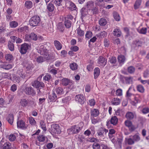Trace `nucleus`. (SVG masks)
Returning a JSON list of instances; mask_svg holds the SVG:
<instances>
[{"mask_svg":"<svg viewBox=\"0 0 149 149\" xmlns=\"http://www.w3.org/2000/svg\"><path fill=\"white\" fill-rule=\"evenodd\" d=\"M31 84L33 87L37 89L38 94L40 93L42 91H44L45 89L44 83L38 80L33 81Z\"/></svg>","mask_w":149,"mask_h":149,"instance_id":"nucleus-1","label":"nucleus"},{"mask_svg":"<svg viewBox=\"0 0 149 149\" xmlns=\"http://www.w3.org/2000/svg\"><path fill=\"white\" fill-rule=\"evenodd\" d=\"M40 22V17L38 15H34L30 19L29 22L31 26L35 27L38 26Z\"/></svg>","mask_w":149,"mask_h":149,"instance_id":"nucleus-2","label":"nucleus"},{"mask_svg":"<svg viewBox=\"0 0 149 149\" xmlns=\"http://www.w3.org/2000/svg\"><path fill=\"white\" fill-rule=\"evenodd\" d=\"M40 54L43 56L46 60H49L50 56L48 53V50L44 45L41 46L40 48Z\"/></svg>","mask_w":149,"mask_h":149,"instance_id":"nucleus-3","label":"nucleus"},{"mask_svg":"<svg viewBox=\"0 0 149 149\" xmlns=\"http://www.w3.org/2000/svg\"><path fill=\"white\" fill-rule=\"evenodd\" d=\"M108 132V130L104 127H100L97 130V134L99 138L104 139L106 136V134Z\"/></svg>","mask_w":149,"mask_h":149,"instance_id":"nucleus-4","label":"nucleus"},{"mask_svg":"<svg viewBox=\"0 0 149 149\" xmlns=\"http://www.w3.org/2000/svg\"><path fill=\"white\" fill-rule=\"evenodd\" d=\"M31 47V45L26 43L22 44L19 49L20 52L22 54H25Z\"/></svg>","mask_w":149,"mask_h":149,"instance_id":"nucleus-5","label":"nucleus"},{"mask_svg":"<svg viewBox=\"0 0 149 149\" xmlns=\"http://www.w3.org/2000/svg\"><path fill=\"white\" fill-rule=\"evenodd\" d=\"M23 91L27 95H31L33 96L36 94V91L31 86L25 87Z\"/></svg>","mask_w":149,"mask_h":149,"instance_id":"nucleus-6","label":"nucleus"},{"mask_svg":"<svg viewBox=\"0 0 149 149\" xmlns=\"http://www.w3.org/2000/svg\"><path fill=\"white\" fill-rule=\"evenodd\" d=\"M51 130L52 133L55 134H59L61 133L59 126L57 124H52L51 125Z\"/></svg>","mask_w":149,"mask_h":149,"instance_id":"nucleus-7","label":"nucleus"},{"mask_svg":"<svg viewBox=\"0 0 149 149\" xmlns=\"http://www.w3.org/2000/svg\"><path fill=\"white\" fill-rule=\"evenodd\" d=\"M75 101L81 104H83L85 102L86 100L83 94H78L76 95L75 97Z\"/></svg>","mask_w":149,"mask_h":149,"instance_id":"nucleus-8","label":"nucleus"},{"mask_svg":"<svg viewBox=\"0 0 149 149\" xmlns=\"http://www.w3.org/2000/svg\"><path fill=\"white\" fill-rule=\"evenodd\" d=\"M81 129V127L77 125H74L68 129V131L72 134H77L79 132Z\"/></svg>","mask_w":149,"mask_h":149,"instance_id":"nucleus-9","label":"nucleus"},{"mask_svg":"<svg viewBox=\"0 0 149 149\" xmlns=\"http://www.w3.org/2000/svg\"><path fill=\"white\" fill-rule=\"evenodd\" d=\"M1 149H11L12 148L11 144L8 142H4L2 140L0 142Z\"/></svg>","mask_w":149,"mask_h":149,"instance_id":"nucleus-10","label":"nucleus"},{"mask_svg":"<svg viewBox=\"0 0 149 149\" xmlns=\"http://www.w3.org/2000/svg\"><path fill=\"white\" fill-rule=\"evenodd\" d=\"M118 122V119L117 117L116 116L112 117L110 120L107 121V122L106 125L108 126H109L110 124L113 125H116L117 123Z\"/></svg>","mask_w":149,"mask_h":149,"instance_id":"nucleus-11","label":"nucleus"},{"mask_svg":"<svg viewBox=\"0 0 149 149\" xmlns=\"http://www.w3.org/2000/svg\"><path fill=\"white\" fill-rule=\"evenodd\" d=\"M62 82L64 86H67L68 85V87H70L72 84V81L67 78L63 79L62 80Z\"/></svg>","mask_w":149,"mask_h":149,"instance_id":"nucleus-12","label":"nucleus"},{"mask_svg":"<svg viewBox=\"0 0 149 149\" xmlns=\"http://www.w3.org/2000/svg\"><path fill=\"white\" fill-rule=\"evenodd\" d=\"M98 63L102 66H104L107 63V60L104 57L100 56L98 60Z\"/></svg>","mask_w":149,"mask_h":149,"instance_id":"nucleus-13","label":"nucleus"},{"mask_svg":"<svg viewBox=\"0 0 149 149\" xmlns=\"http://www.w3.org/2000/svg\"><path fill=\"white\" fill-rule=\"evenodd\" d=\"M17 125L18 127L23 129H26V127L25 126V123L22 120H21L17 122Z\"/></svg>","mask_w":149,"mask_h":149,"instance_id":"nucleus-14","label":"nucleus"},{"mask_svg":"<svg viewBox=\"0 0 149 149\" xmlns=\"http://www.w3.org/2000/svg\"><path fill=\"white\" fill-rule=\"evenodd\" d=\"M53 91H55L58 95H61L64 93L63 89L60 87L56 88Z\"/></svg>","mask_w":149,"mask_h":149,"instance_id":"nucleus-15","label":"nucleus"},{"mask_svg":"<svg viewBox=\"0 0 149 149\" xmlns=\"http://www.w3.org/2000/svg\"><path fill=\"white\" fill-rule=\"evenodd\" d=\"M54 45L57 50L61 49L62 46L59 41L57 40H55L54 42Z\"/></svg>","mask_w":149,"mask_h":149,"instance_id":"nucleus-16","label":"nucleus"},{"mask_svg":"<svg viewBox=\"0 0 149 149\" xmlns=\"http://www.w3.org/2000/svg\"><path fill=\"white\" fill-rule=\"evenodd\" d=\"M80 12L81 15V18L83 19L84 17L87 15L88 12L87 9L85 8H83L81 10Z\"/></svg>","mask_w":149,"mask_h":149,"instance_id":"nucleus-17","label":"nucleus"},{"mask_svg":"<svg viewBox=\"0 0 149 149\" xmlns=\"http://www.w3.org/2000/svg\"><path fill=\"white\" fill-rule=\"evenodd\" d=\"M10 80L18 83L20 81V79L19 77L13 74H11V76L10 77Z\"/></svg>","mask_w":149,"mask_h":149,"instance_id":"nucleus-18","label":"nucleus"},{"mask_svg":"<svg viewBox=\"0 0 149 149\" xmlns=\"http://www.w3.org/2000/svg\"><path fill=\"white\" fill-rule=\"evenodd\" d=\"M12 68V65L11 64H2L0 65V68L6 70H8Z\"/></svg>","mask_w":149,"mask_h":149,"instance_id":"nucleus-19","label":"nucleus"},{"mask_svg":"<svg viewBox=\"0 0 149 149\" xmlns=\"http://www.w3.org/2000/svg\"><path fill=\"white\" fill-rule=\"evenodd\" d=\"M57 98V96L55 93V91H53L52 95H49V99L50 100V102L55 101Z\"/></svg>","mask_w":149,"mask_h":149,"instance_id":"nucleus-20","label":"nucleus"},{"mask_svg":"<svg viewBox=\"0 0 149 149\" xmlns=\"http://www.w3.org/2000/svg\"><path fill=\"white\" fill-rule=\"evenodd\" d=\"M76 31L78 36L81 37H84V31L81 29L80 26L77 29Z\"/></svg>","mask_w":149,"mask_h":149,"instance_id":"nucleus-21","label":"nucleus"},{"mask_svg":"<svg viewBox=\"0 0 149 149\" xmlns=\"http://www.w3.org/2000/svg\"><path fill=\"white\" fill-rule=\"evenodd\" d=\"M6 119L8 123L12 125L13 122L14 117L13 114L10 113L7 116Z\"/></svg>","mask_w":149,"mask_h":149,"instance_id":"nucleus-22","label":"nucleus"},{"mask_svg":"<svg viewBox=\"0 0 149 149\" xmlns=\"http://www.w3.org/2000/svg\"><path fill=\"white\" fill-rule=\"evenodd\" d=\"M87 8L91 10L94 6V2L92 1H88L86 4Z\"/></svg>","mask_w":149,"mask_h":149,"instance_id":"nucleus-23","label":"nucleus"},{"mask_svg":"<svg viewBox=\"0 0 149 149\" xmlns=\"http://www.w3.org/2000/svg\"><path fill=\"white\" fill-rule=\"evenodd\" d=\"M94 75L95 79H97L100 74V70L98 68H96L94 69Z\"/></svg>","mask_w":149,"mask_h":149,"instance_id":"nucleus-24","label":"nucleus"},{"mask_svg":"<svg viewBox=\"0 0 149 149\" xmlns=\"http://www.w3.org/2000/svg\"><path fill=\"white\" fill-rule=\"evenodd\" d=\"M8 47L9 49L11 51L14 50V45L13 43L11 41L9 40L8 42Z\"/></svg>","mask_w":149,"mask_h":149,"instance_id":"nucleus-25","label":"nucleus"},{"mask_svg":"<svg viewBox=\"0 0 149 149\" xmlns=\"http://www.w3.org/2000/svg\"><path fill=\"white\" fill-rule=\"evenodd\" d=\"M57 28L59 31L61 32H63L65 29L64 26L61 22L59 23L58 24Z\"/></svg>","mask_w":149,"mask_h":149,"instance_id":"nucleus-26","label":"nucleus"},{"mask_svg":"<svg viewBox=\"0 0 149 149\" xmlns=\"http://www.w3.org/2000/svg\"><path fill=\"white\" fill-rule=\"evenodd\" d=\"M17 74H18L20 77L22 78H24L26 76L25 72L24 71H23L22 69H20L18 70Z\"/></svg>","mask_w":149,"mask_h":149,"instance_id":"nucleus-27","label":"nucleus"},{"mask_svg":"<svg viewBox=\"0 0 149 149\" xmlns=\"http://www.w3.org/2000/svg\"><path fill=\"white\" fill-rule=\"evenodd\" d=\"M111 104L115 105L119 104L120 102V99L117 98H113L111 101Z\"/></svg>","mask_w":149,"mask_h":149,"instance_id":"nucleus-28","label":"nucleus"},{"mask_svg":"<svg viewBox=\"0 0 149 149\" xmlns=\"http://www.w3.org/2000/svg\"><path fill=\"white\" fill-rule=\"evenodd\" d=\"M28 103L27 100L26 99H22L20 102V104L23 107H26Z\"/></svg>","mask_w":149,"mask_h":149,"instance_id":"nucleus-29","label":"nucleus"},{"mask_svg":"<svg viewBox=\"0 0 149 149\" xmlns=\"http://www.w3.org/2000/svg\"><path fill=\"white\" fill-rule=\"evenodd\" d=\"M113 34L114 36L120 37L121 35V32L119 29H114Z\"/></svg>","mask_w":149,"mask_h":149,"instance_id":"nucleus-30","label":"nucleus"},{"mask_svg":"<svg viewBox=\"0 0 149 149\" xmlns=\"http://www.w3.org/2000/svg\"><path fill=\"white\" fill-rule=\"evenodd\" d=\"M55 7L54 4L51 3V2L49 3L47 6V9L50 12L54 11Z\"/></svg>","mask_w":149,"mask_h":149,"instance_id":"nucleus-31","label":"nucleus"},{"mask_svg":"<svg viewBox=\"0 0 149 149\" xmlns=\"http://www.w3.org/2000/svg\"><path fill=\"white\" fill-rule=\"evenodd\" d=\"M25 7L28 9L31 8L33 6L32 2L30 1H26L25 3Z\"/></svg>","mask_w":149,"mask_h":149,"instance_id":"nucleus-32","label":"nucleus"},{"mask_svg":"<svg viewBox=\"0 0 149 149\" xmlns=\"http://www.w3.org/2000/svg\"><path fill=\"white\" fill-rule=\"evenodd\" d=\"M99 23L100 26H104L106 24L107 21L105 19L101 18L99 20Z\"/></svg>","mask_w":149,"mask_h":149,"instance_id":"nucleus-33","label":"nucleus"},{"mask_svg":"<svg viewBox=\"0 0 149 149\" xmlns=\"http://www.w3.org/2000/svg\"><path fill=\"white\" fill-rule=\"evenodd\" d=\"M118 59L119 63H122L123 64L124 63L125 60V56L122 55L119 56L118 58Z\"/></svg>","mask_w":149,"mask_h":149,"instance_id":"nucleus-34","label":"nucleus"},{"mask_svg":"<svg viewBox=\"0 0 149 149\" xmlns=\"http://www.w3.org/2000/svg\"><path fill=\"white\" fill-rule=\"evenodd\" d=\"M69 4H70V6L68 7L71 10H76L77 8L75 4L71 1L69 2Z\"/></svg>","mask_w":149,"mask_h":149,"instance_id":"nucleus-35","label":"nucleus"},{"mask_svg":"<svg viewBox=\"0 0 149 149\" xmlns=\"http://www.w3.org/2000/svg\"><path fill=\"white\" fill-rule=\"evenodd\" d=\"M137 90L141 93H143L144 92L145 89L143 86L141 85H139L136 86Z\"/></svg>","mask_w":149,"mask_h":149,"instance_id":"nucleus-36","label":"nucleus"},{"mask_svg":"<svg viewBox=\"0 0 149 149\" xmlns=\"http://www.w3.org/2000/svg\"><path fill=\"white\" fill-rule=\"evenodd\" d=\"M64 24L66 28H70L71 26L72 22L71 21L69 20L65 19Z\"/></svg>","mask_w":149,"mask_h":149,"instance_id":"nucleus-37","label":"nucleus"},{"mask_svg":"<svg viewBox=\"0 0 149 149\" xmlns=\"http://www.w3.org/2000/svg\"><path fill=\"white\" fill-rule=\"evenodd\" d=\"M141 0H136L134 4V7L135 9H138L141 5Z\"/></svg>","mask_w":149,"mask_h":149,"instance_id":"nucleus-38","label":"nucleus"},{"mask_svg":"<svg viewBox=\"0 0 149 149\" xmlns=\"http://www.w3.org/2000/svg\"><path fill=\"white\" fill-rule=\"evenodd\" d=\"M107 33L105 31H103L97 34V36L99 38H104L107 36Z\"/></svg>","mask_w":149,"mask_h":149,"instance_id":"nucleus-39","label":"nucleus"},{"mask_svg":"<svg viewBox=\"0 0 149 149\" xmlns=\"http://www.w3.org/2000/svg\"><path fill=\"white\" fill-rule=\"evenodd\" d=\"M134 116L133 112H127L126 115V117L129 119H132Z\"/></svg>","mask_w":149,"mask_h":149,"instance_id":"nucleus-40","label":"nucleus"},{"mask_svg":"<svg viewBox=\"0 0 149 149\" xmlns=\"http://www.w3.org/2000/svg\"><path fill=\"white\" fill-rule=\"evenodd\" d=\"M131 136L135 142L138 141L140 140V138L139 134H136L133 136Z\"/></svg>","mask_w":149,"mask_h":149,"instance_id":"nucleus-41","label":"nucleus"},{"mask_svg":"<svg viewBox=\"0 0 149 149\" xmlns=\"http://www.w3.org/2000/svg\"><path fill=\"white\" fill-rule=\"evenodd\" d=\"M5 58L7 61L8 62L11 61L13 60V56L10 54H6Z\"/></svg>","mask_w":149,"mask_h":149,"instance_id":"nucleus-42","label":"nucleus"},{"mask_svg":"<svg viewBox=\"0 0 149 149\" xmlns=\"http://www.w3.org/2000/svg\"><path fill=\"white\" fill-rule=\"evenodd\" d=\"M40 127L44 131H46L47 129L46 128V123L43 121L41 120L40 121Z\"/></svg>","mask_w":149,"mask_h":149,"instance_id":"nucleus-43","label":"nucleus"},{"mask_svg":"<svg viewBox=\"0 0 149 149\" xmlns=\"http://www.w3.org/2000/svg\"><path fill=\"white\" fill-rule=\"evenodd\" d=\"M47 138L44 136L40 135L38 136L37 139L40 142H43L45 140V139Z\"/></svg>","mask_w":149,"mask_h":149,"instance_id":"nucleus-44","label":"nucleus"},{"mask_svg":"<svg viewBox=\"0 0 149 149\" xmlns=\"http://www.w3.org/2000/svg\"><path fill=\"white\" fill-rule=\"evenodd\" d=\"M126 139L128 144L129 145H132L135 142L133 138L131 136H130V138L129 139Z\"/></svg>","mask_w":149,"mask_h":149,"instance_id":"nucleus-45","label":"nucleus"},{"mask_svg":"<svg viewBox=\"0 0 149 149\" xmlns=\"http://www.w3.org/2000/svg\"><path fill=\"white\" fill-rule=\"evenodd\" d=\"M31 39L34 40H36L38 39L37 35L34 33H32L30 34Z\"/></svg>","mask_w":149,"mask_h":149,"instance_id":"nucleus-46","label":"nucleus"},{"mask_svg":"<svg viewBox=\"0 0 149 149\" xmlns=\"http://www.w3.org/2000/svg\"><path fill=\"white\" fill-rule=\"evenodd\" d=\"M48 60L45 59L43 56H39L37 58L36 61L38 63H41L45 61Z\"/></svg>","mask_w":149,"mask_h":149,"instance_id":"nucleus-47","label":"nucleus"},{"mask_svg":"<svg viewBox=\"0 0 149 149\" xmlns=\"http://www.w3.org/2000/svg\"><path fill=\"white\" fill-rule=\"evenodd\" d=\"M78 65L77 64L75 63H73L70 64V68L72 70H75L77 68Z\"/></svg>","mask_w":149,"mask_h":149,"instance_id":"nucleus-48","label":"nucleus"},{"mask_svg":"<svg viewBox=\"0 0 149 149\" xmlns=\"http://www.w3.org/2000/svg\"><path fill=\"white\" fill-rule=\"evenodd\" d=\"M85 138L83 135H79L78 140L80 142L84 143L85 142Z\"/></svg>","mask_w":149,"mask_h":149,"instance_id":"nucleus-49","label":"nucleus"},{"mask_svg":"<svg viewBox=\"0 0 149 149\" xmlns=\"http://www.w3.org/2000/svg\"><path fill=\"white\" fill-rule=\"evenodd\" d=\"M126 83L127 84H129L132 82V78L131 77H123Z\"/></svg>","mask_w":149,"mask_h":149,"instance_id":"nucleus-50","label":"nucleus"},{"mask_svg":"<svg viewBox=\"0 0 149 149\" xmlns=\"http://www.w3.org/2000/svg\"><path fill=\"white\" fill-rule=\"evenodd\" d=\"M18 25V23L15 21H13L10 23V26L12 28H15Z\"/></svg>","mask_w":149,"mask_h":149,"instance_id":"nucleus-51","label":"nucleus"},{"mask_svg":"<svg viewBox=\"0 0 149 149\" xmlns=\"http://www.w3.org/2000/svg\"><path fill=\"white\" fill-rule=\"evenodd\" d=\"M92 32L91 31H88L85 34V37L86 38L89 39L92 37Z\"/></svg>","mask_w":149,"mask_h":149,"instance_id":"nucleus-52","label":"nucleus"},{"mask_svg":"<svg viewBox=\"0 0 149 149\" xmlns=\"http://www.w3.org/2000/svg\"><path fill=\"white\" fill-rule=\"evenodd\" d=\"M134 100V101H132L131 102V104L135 106L136 104L140 102V100L138 98L135 97Z\"/></svg>","mask_w":149,"mask_h":149,"instance_id":"nucleus-53","label":"nucleus"},{"mask_svg":"<svg viewBox=\"0 0 149 149\" xmlns=\"http://www.w3.org/2000/svg\"><path fill=\"white\" fill-rule=\"evenodd\" d=\"M101 145L97 143H94L92 145L93 149H101Z\"/></svg>","mask_w":149,"mask_h":149,"instance_id":"nucleus-54","label":"nucleus"},{"mask_svg":"<svg viewBox=\"0 0 149 149\" xmlns=\"http://www.w3.org/2000/svg\"><path fill=\"white\" fill-rule=\"evenodd\" d=\"M29 120L30 124L31 125H35L36 122L33 118L32 117H29Z\"/></svg>","mask_w":149,"mask_h":149,"instance_id":"nucleus-55","label":"nucleus"},{"mask_svg":"<svg viewBox=\"0 0 149 149\" xmlns=\"http://www.w3.org/2000/svg\"><path fill=\"white\" fill-rule=\"evenodd\" d=\"M113 15L114 19L117 21H119L120 20V17L118 14L116 12L113 13Z\"/></svg>","mask_w":149,"mask_h":149,"instance_id":"nucleus-56","label":"nucleus"},{"mask_svg":"<svg viewBox=\"0 0 149 149\" xmlns=\"http://www.w3.org/2000/svg\"><path fill=\"white\" fill-rule=\"evenodd\" d=\"M63 0H54V3L55 5L59 7L60 6H62L61 3Z\"/></svg>","mask_w":149,"mask_h":149,"instance_id":"nucleus-57","label":"nucleus"},{"mask_svg":"<svg viewBox=\"0 0 149 149\" xmlns=\"http://www.w3.org/2000/svg\"><path fill=\"white\" fill-rule=\"evenodd\" d=\"M87 141L91 142H95V143L97 141V139L95 138H89L86 140Z\"/></svg>","mask_w":149,"mask_h":149,"instance_id":"nucleus-58","label":"nucleus"},{"mask_svg":"<svg viewBox=\"0 0 149 149\" xmlns=\"http://www.w3.org/2000/svg\"><path fill=\"white\" fill-rule=\"evenodd\" d=\"M127 70L129 73L132 74L134 72L135 69L133 66H130L128 68Z\"/></svg>","mask_w":149,"mask_h":149,"instance_id":"nucleus-59","label":"nucleus"},{"mask_svg":"<svg viewBox=\"0 0 149 149\" xmlns=\"http://www.w3.org/2000/svg\"><path fill=\"white\" fill-rule=\"evenodd\" d=\"M128 127L129 131L131 132L134 131L136 129V127L135 126L133 125L132 124H131L130 126Z\"/></svg>","mask_w":149,"mask_h":149,"instance_id":"nucleus-60","label":"nucleus"},{"mask_svg":"<svg viewBox=\"0 0 149 149\" xmlns=\"http://www.w3.org/2000/svg\"><path fill=\"white\" fill-rule=\"evenodd\" d=\"M91 10L93 13L95 14H97L99 12L98 8L96 6L94 7Z\"/></svg>","mask_w":149,"mask_h":149,"instance_id":"nucleus-61","label":"nucleus"},{"mask_svg":"<svg viewBox=\"0 0 149 149\" xmlns=\"http://www.w3.org/2000/svg\"><path fill=\"white\" fill-rule=\"evenodd\" d=\"M109 62L111 63L115 64L116 62V57L113 56L110 58Z\"/></svg>","mask_w":149,"mask_h":149,"instance_id":"nucleus-62","label":"nucleus"},{"mask_svg":"<svg viewBox=\"0 0 149 149\" xmlns=\"http://www.w3.org/2000/svg\"><path fill=\"white\" fill-rule=\"evenodd\" d=\"M88 104L91 106H94L95 104V101L93 99L89 100Z\"/></svg>","mask_w":149,"mask_h":149,"instance_id":"nucleus-63","label":"nucleus"},{"mask_svg":"<svg viewBox=\"0 0 149 149\" xmlns=\"http://www.w3.org/2000/svg\"><path fill=\"white\" fill-rule=\"evenodd\" d=\"M96 4L101 7H103L104 5L103 1L102 0H99L97 3H96Z\"/></svg>","mask_w":149,"mask_h":149,"instance_id":"nucleus-64","label":"nucleus"}]
</instances>
